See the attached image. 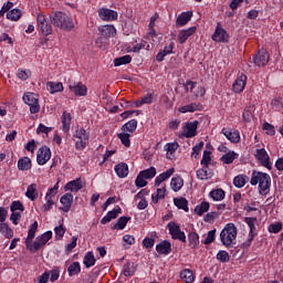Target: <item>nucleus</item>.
I'll use <instances>...</instances> for the list:
<instances>
[{
  "label": "nucleus",
  "mask_w": 283,
  "mask_h": 283,
  "mask_svg": "<svg viewBox=\"0 0 283 283\" xmlns=\"http://www.w3.org/2000/svg\"><path fill=\"white\" fill-rule=\"evenodd\" d=\"M189 247L196 249L200 244V237L196 232H190L188 235Z\"/></svg>",
  "instance_id": "c03bdc74"
},
{
  "label": "nucleus",
  "mask_w": 283,
  "mask_h": 283,
  "mask_svg": "<svg viewBox=\"0 0 283 283\" xmlns=\"http://www.w3.org/2000/svg\"><path fill=\"white\" fill-rule=\"evenodd\" d=\"M17 76L18 78H20V81H28V78L32 76V71L19 69L17 72Z\"/></svg>",
  "instance_id": "5fc2aeb1"
},
{
  "label": "nucleus",
  "mask_w": 283,
  "mask_h": 283,
  "mask_svg": "<svg viewBox=\"0 0 283 283\" xmlns=\"http://www.w3.org/2000/svg\"><path fill=\"white\" fill-rule=\"evenodd\" d=\"M198 120L186 123L184 126L182 136L185 138H193L198 133Z\"/></svg>",
  "instance_id": "f8f14e48"
},
{
  "label": "nucleus",
  "mask_w": 283,
  "mask_h": 283,
  "mask_svg": "<svg viewBox=\"0 0 283 283\" xmlns=\"http://www.w3.org/2000/svg\"><path fill=\"white\" fill-rule=\"evenodd\" d=\"M50 158H52V151L48 146H42L36 154L38 165H46Z\"/></svg>",
  "instance_id": "1a4fd4ad"
},
{
  "label": "nucleus",
  "mask_w": 283,
  "mask_h": 283,
  "mask_svg": "<svg viewBox=\"0 0 283 283\" xmlns=\"http://www.w3.org/2000/svg\"><path fill=\"white\" fill-rule=\"evenodd\" d=\"M39 229V222L34 221L28 231V237L24 241V244L31 253H36V251H41L45 244H48V241L52 238L53 233L52 231H46L40 235H36V230ZM35 238V240H34ZM32 240H34L32 242Z\"/></svg>",
  "instance_id": "f257e3e1"
},
{
  "label": "nucleus",
  "mask_w": 283,
  "mask_h": 283,
  "mask_svg": "<svg viewBox=\"0 0 283 283\" xmlns=\"http://www.w3.org/2000/svg\"><path fill=\"white\" fill-rule=\"evenodd\" d=\"M185 185V180L181 177H175L170 180V187L172 191H180Z\"/></svg>",
  "instance_id": "79ce46f5"
},
{
  "label": "nucleus",
  "mask_w": 283,
  "mask_h": 283,
  "mask_svg": "<svg viewBox=\"0 0 283 283\" xmlns=\"http://www.w3.org/2000/svg\"><path fill=\"white\" fill-rule=\"evenodd\" d=\"M55 240H61L65 235V228L59 226L54 228Z\"/></svg>",
  "instance_id": "338daca9"
},
{
  "label": "nucleus",
  "mask_w": 283,
  "mask_h": 283,
  "mask_svg": "<svg viewBox=\"0 0 283 283\" xmlns=\"http://www.w3.org/2000/svg\"><path fill=\"white\" fill-rule=\"evenodd\" d=\"M238 154L233 150L228 151L221 157V163H224V165H231L233 160L238 159Z\"/></svg>",
  "instance_id": "58836bf2"
},
{
  "label": "nucleus",
  "mask_w": 283,
  "mask_h": 283,
  "mask_svg": "<svg viewBox=\"0 0 283 283\" xmlns=\"http://www.w3.org/2000/svg\"><path fill=\"white\" fill-rule=\"evenodd\" d=\"M180 279L186 283H192L196 276L193 275V271L185 269L180 273Z\"/></svg>",
  "instance_id": "4c0bfd02"
},
{
  "label": "nucleus",
  "mask_w": 283,
  "mask_h": 283,
  "mask_svg": "<svg viewBox=\"0 0 283 283\" xmlns=\"http://www.w3.org/2000/svg\"><path fill=\"white\" fill-rule=\"evenodd\" d=\"M223 136L230 140V143H239L240 142V132L238 130H231L229 128H223L221 130Z\"/></svg>",
  "instance_id": "412c9836"
},
{
  "label": "nucleus",
  "mask_w": 283,
  "mask_h": 283,
  "mask_svg": "<svg viewBox=\"0 0 283 283\" xmlns=\"http://www.w3.org/2000/svg\"><path fill=\"white\" fill-rule=\"evenodd\" d=\"M233 92H235V94H240L242 92H244V87H247V75L245 74H241L237 77V80L233 83Z\"/></svg>",
  "instance_id": "dca6fc26"
},
{
  "label": "nucleus",
  "mask_w": 283,
  "mask_h": 283,
  "mask_svg": "<svg viewBox=\"0 0 283 283\" xmlns=\"http://www.w3.org/2000/svg\"><path fill=\"white\" fill-rule=\"evenodd\" d=\"M247 182H249V177L247 175H238L233 178V185L238 189H242Z\"/></svg>",
  "instance_id": "c9c22d12"
},
{
  "label": "nucleus",
  "mask_w": 283,
  "mask_h": 283,
  "mask_svg": "<svg viewBox=\"0 0 283 283\" xmlns=\"http://www.w3.org/2000/svg\"><path fill=\"white\" fill-rule=\"evenodd\" d=\"M178 147H180L178 143H168L164 146V149L166 150V158H168V160H174V156L176 151H178Z\"/></svg>",
  "instance_id": "4be33fe9"
},
{
  "label": "nucleus",
  "mask_w": 283,
  "mask_h": 283,
  "mask_svg": "<svg viewBox=\"0 0 283 283\" xmlns=\"http://www.w3.org/2000/svg\"><path fill=\"white\" fill-rule=\"evenodd\" d=\"M269 51L261 49L258 54L253 57V63L256 67H264L269 63Z\"/></svg>",
  "instance_id": "9d476101"
},
{
  "label": "nucleus",
  "mask_w": 283,
  "mask_h": 283,
  "mask_svg": "<svg viewBox=\"0 0 283 283\" xmlns=\"http://www.w3.org/2000/svg\"><path fill=\"white\" fill-rule=\"evenodd\" d=\"M255 158L258 161L261 163L263 167H266V169H271V161L269 158V154L266 153V149H256Z\"/></svg>",
  "instance_id": "2eb2a0df"
},
{
  "label": "nucleus",
  "mask_w": 283,
  "mask_h": 283,
  "mask_svg": "<svg viewBox=\"0 0 283 283\" xmlns=\"http://www.w3.org/2000/svg\"><path fill=\"white\" fill-rule=\"evenodd\" d=\"M138 127V122L136 119H130L122 126V132L126 134H134Z\"/></svg>",
  "instance_id": "2f4dec72"
},
{
  "label": "nucleus",
  "mask_w": 283,
  "mask_h": 283,
  "mask_svg": "<svg viewBox=\"0 0 283 283\" xmlns=\"http://www.w3.org/2000/svg\"><path fill=\"white\" fill-rule=\"evenodd\" d=\"M23 17V12L21 9H12L9 12H7V19L9 21H19Z\"/></svg>",
  "instance_id": "ea45409f"
},
{
  "label": "nucleus",
  "mask_w": 283,
  "mask_h": 283,
  "mask_svg": "<svg viewBox=\"0 0 283 283\" xmlns=\"http://www.w3.org/2000/svg\"><path fill=\"white\" fill-rule=\"evenodd\" d=\"M46 90L50 94H56L59 92H63V83L61 82H48Z\"/></svg>",
  "instance_id": "473e14b6"
},
{
  "label": "nucleus",
  "mask_w": 283,
  "mask_h": 283,
  "mask_svg": "<svg viewBox=\"0 0 283 283\" xmlns=\"http://www.w3.org/2000/svg\"><path fill=\"white\" fill-rule=\"evenodd\" d=\"M165 196H167V188L165 186L163 188H158L157 191L151 195L154 205H158V201L164 200Z\"/></svg>",
  "instance_id": "72a5a7b5"
},
{
  "label": "nucleus",
  "mask_w": 283,
  "mask_h": 283,
  "mask_svg": "<svg viewBox=\"0 0 283 283\" xmlns=\"http://www.w3.org/2000/svg\"><path fill=\"white\" fill-rule=\"evenodd\" d=\"M146 180H151V178L156 177V168L150 167L148 169L142 170L139 172Z\"/></svg>",
  "instance_id": "603ef678"
},
{
  "label": "nucleus",
  "mask_w": 283,
  "mask_h": 283,
  "mask_svg": "<svg viewBox=\"0 0 283 283\" xmlns=\"http://www.w3.org/2000/svg\"><path fill=\"white\" fill-rule=\"evenodd\" d=\"M73 93L76 95V96H87V86L83 83H76L74 86H73Z\"/></svg>",
  "instance_id": "e433bc0d"
},
{
  "label": "nucleus",
  "mask_w": 283,
  "mask_h": 283,
  "mask_svg": "<svg viewBox=\"0 0 283 283\" xmlns=\"http://www.w3.org/2000/svg\"><path fill=\"white\" fill-rule=\"evenodd\" d=\"M11 211L23 213L25 211V207H23V203L21 201H12L10 206Z\"/></svg>",
  "instance_id": "052dcab7"
},
{
  "label": "nucleus",
  "mask_w": 283,
  "mask_h": 283,
  "mask_svg": "<svg viewBox=\"0 0 283 283\" xmlns=\"http://www.w3.org/2000/svg\"><path fill=\"white\" fill-rule=\"evenodd\" d=\"M207 211H209V202L207 201L201 202L195 208V213H197V216H205Z\"/></svg>",
  "instance_id": "de8ad7c7"
},
{
  "label": "nucleus",
  "mask_w": 283,
  "mask_h": 283,
  "mask_svg": "<svg viewBox=\"0 0 283 283\" xmlns=\"http://www.w3.org/2000/svg\"><path fill=\"white\" fill-rule=\"evenodd\" d=\"M224 190L222 189H214L212 191H210V198H212V200L220 202V200H224Z\"/></svg>",
  "instance_id": "a18cd8bd"
},
{
  "label": "nucleus",
  "mask_w": 283,
  "mask_h": 283,
  "mask_svg": "<svg viewBox=\"0 0 283 283\" xmlns=\"http://www.w3.org/2000/svg\"><path fill=\"white\" fill-rule=\"evenodd\" d=\"M253 106H247L243 111L242 118L244 123H251V119L253 118Z\"/></svg>",
  "instance_id": "09e8293b"
},
{
  "label": "nucleus",
  "mask_w": 283,
  "mask_h": 283,
  "mask_svg": "<svg viewBox=\"0 0 283 283\" xmlns=\"http://www.w3.org/2000/svg\"><path fill=\"white\" fill-rule=\"evenodd\" d=\"M127 222H129V218H127V217H120V218L117 220V223L113 227V229L123 230V229H125V227H127Z\"/></svg>",
  "instance_id": "680f3d73"
},
{
  "label": "nucleus",
  "mask_w": 283,
  "mask_h": 283,
  "mask_svg": "<svg viewBox=\"0 0 283 283\" xmlns=\"http://www.w3.org/2000/svg\"><path fill=\"white\" fill-rule=\"evenodd\" d=\"M98 31L105 39H109V36H116V28L112 24L99 27Z\"/></svg>",
  "instance_id": "393cba45"
},
{
  "label": "nucleus",
  "mask_w": 283,
  "mask_h": 283,
  "mask_svg": "<svg viewBox=\"0 0 283 283\" xmlns=\"http://www.w3.org/2000/svg\"><path fill=\"white\" fill-rule=\"evenodd\" d=\"M84 265L86 266V269H90L91 266H94L96 264V259L94 258V253L88 252L85 256H84Z\"/></svg>",
  "instance_id": "3c124183"
},
{
  "label": "nucleus",
  "mask_w": 283,
  "mask_h": 283,
  "mask_svg": "<svg viewBox=\"0 0 283 283\" xmlns=\"http://www.w3.org/2000/svg\"><path fill=\"white\" fill-rule=\"evenodd\" d=\"M193 34H196V27H190L186 30H181L177 39L179 43L182 45V43H186L187 39H189V36H193Z\"/></svg>",
  "instance_id": "a211bd4d"
},
{
  "label": "nucleus",
  "mask_w": 283,
  "mask_h": 283,
  "mask_svg": "<svg viewBox=\"0 0 283 283\" xmlns=\"http://www.w3.org/2000/svg\"><path fill=\"white\" fill-rule=\"evenodd\" d=\"M45 203L42 206L41 211H43V213H48V211H50L53 207H54V199H48L46 197H44Z\"/></svg>",
  "instance_id": "e2e57ef3"
},
{
  "label": "nucleus",
  "mask_w": 283,
  "mask_h": 283,
  "mask_svg": "<svg viewBox=\"0 0 283 283\" xmlns=\"http://www.w3.org/2000/svg\"><path fill=\"white\" fill-rule=\"evenodd\" d=\"M245 222L250 229L249 239L244 242L245 247H251V242H253V238L258 235L255 232V222H258L256 218H245Z\"/></svg>",
  "instance_id": "9b49d317"
},
{
  "label": "nucleus",
  "mask_w": 283,
  "mask_h": 283,
  "mask_svg": "<svg viewBox=\"0 0 283 283\" xmlns=\"http://www.w3.org/2000/svg\"><path fill=\"white\" fill-rule=\"evenodd\" d=\"M115 172L117 174L118 178H127L129 176V166L125 163H120L115 166Z\"/></svg>",
  "instance_id": "cd10ccee"
},
{
  "label": "nucleus",
  "mask_w": 283,
  "mask_h": 283,
  "mask_svg": "<svg viewBox=\"0 0 283 283\" xmlns=\"http://www.w3.org/2000/svg\"><path fill=\"white\" fill-rule=\"evenodd\" d=\"M18 169L20 171H30L32 169V159L30 157H22L18 160Z\"/></svg>",
  "instance_id": "bb28decb"
},
{
  "label": "nucleus",
  "mask_w": 283,
  "mask_h": 283,
  "mask_svg": "<svg viewBox=\"0 0 283 283\" xmlns=\"http://www.w3.org/2000/svg\"><path fill=\"white\" fill-rule=\"evenodd\" d=\"M85 187V180L77 178L72 181V191H81Z\"/></svg>",
  "instance_id": "bf43d9fd"
},
{
  "label": "nucleus",
  "mask_w": 283,
  "mask_h": 283,
  "mask_svg": "<svg viewBox=\"0 0 283 283\" xmlns=\"http://www.w3.org/2000/svg\"><path fill=\"white\" fill-rule=\"evenodd\" d=\"M50 21L55 28L70 32L72 30V20L70 15L61 11H55L50 14Z\"/></svg>",
  "instance_id": "7ed1b4c3"
},
{
  "label": "nucleus",
  "mask_w": 283,
  "mask_h": 283,
  "mask_svg": "<svg viewBox=\"0 0 283 283\" xmlns=\"http://www.w3.org/2000/svg\"><path fill=\"white\" fill-rule=\"evenodd\" d=\"M167 229L172 238V240H180V242H187V235L180 230V226L174 221L167 224Z\"/></svg>",
  "instance_id": "0eeeda50"
},
{
  "label": "nucleus",
  "mask_w": 283,
  "mask_h": 283,
  "mask_svg": "<svg viewBox=\"0 0 283 283\" xmlns=\"http://www.w3.org/2000/svg\"><path fill=\"white\" fill-rule=\"evenodd\" d=\"M149 192L145 189H143L142 191H139L136 196H135V200H139L137 208L143 211L144 209H147V200H145V196H147Z\"/></svg>",
  "instance_id": "a878e982"
},
{
  "label": "nucleus",
  "mask_w": 283,
  "mask_h": 283,
  "mask_svg": "<svg viewBox=\"0 0 283 283\" xmlns=\"http://www.w3.org/2000/svg\"><path fill=\"white\" fill-rule=\"evenodd\" d=\"M156 251L159 255H169L171 253V243L169 241H161L156 245Z\"/></svg>",
  "instance_id": "b1692460"
},
{
  "label": "nucleus",
  "mask_w": 283,
  "mask_h": 283,
  "mask_svg": "<svg viewBox=\"0 0 283 283\" xmlns=\"http://www.w3.org/2000/svg\"><path fill=\"white\" fill-rule=\"evenodd\" d=\"M176 169L169 168L167 171L160 174L159 176L156 177L155 179V187H160L165 180H169L171 176H174Z\"/></svg>",
  "instance_id": "aec40b11"
},
{
  "label": "nucleus",
  "mask_w": 283,
  "mask_h": 283,
  "mask_svg": "<svg viewBox=\"0 0 283 283\" xmlns=\"http://www.w3.org/2000/svg\"><path fill=\"white\" fill-rule=\"evenodd\" d=\"M129 63H132V55H124L114 60L115 67H119V65H127Z\"/></svg>",
  "instance_id": "49530a36"
},
{
  "label": "nucleus",
  "mask_w": 283,
  "mask_h": 283,
  "mask_svg": "<svg viewBox=\"0 0 283 283\" xmlns=\"http://www.w3.org/2000/svg\"><path fill=\"white\" fill-rule=\"evenodd\" d=\"M197 178L199 180H209V178H213V171L206 167L200 168L197 170Z\"/></svg>",
  "instance_id": "f704fd0d"
},
{
  "label": "nucleus",
  "mask_w": 283,
  "mask_h": 283,
  "mask_svg": "<svg viewBox=\"0 0 283 283\" xmlns=\"http://www.w3.org/2000/svg\"><path fill=\"white\" fill-rule=\"evenodd\" d=\"M117 136L122 145H124V147H129L132 145V142L129 140V136H130L129 133L123 132V133H119Z\"/></svg>",
  "instance_id": "6e6d98bb"
},
{
  "label": "nucleus",
  "mask_w": 283,
  "mask_h": 283,
  "mask_svg": "<svg viewBox=\"0 0 283 283\" xmlns=\"http://www.w3.org/2000/svg\"><path fill=\"white\" fill-rule=\"evenodd\" d=\"M250 185L255 187L259 185V192L261 196H266L271 191V176L266 172L253 171Z\"/></svg>",
  "instance_id": "f03ea898"
},
{
  "label": "nucleus",
  "mask_w": 283,
  "mask_h": 283,
  "mask_svg": "<svg viewBox=\"0 0 283 283\" xmlns=\"http://www.w3.org/2000/svg\"><path fill=\"white\" fill-rule=\"evenodd\" d=\"M212 40H214L216 43H229V33H227V30L222 29V27L218 25L212 35Z\"/></svg>",
  "instance_id": "4468645a"
},
{
  "label": "nucleus",
  "mask_w": 283,
  "mask_h": 283,
  "mask_svg": "<svg viewBox=\"0 0 283 283\" xmlns=\"http://www.w3.org/2000/svg\"><path fill=\"white\" fill-rule=\"evenodd\" d=\"M175 202V207L182 209L184 211H189V201H187V199L185 198H175L174 199Z\"/></svg>",
  "instance_id": "37998d69"
},
{
  "label": "nucleus",
  "mask_w": 283,
  "mask_h": 283,
  "mask_svg": "<svg viewBox=\"0 0 283 283\" xmlns=\"http://www.w3.org/2000/svg\"><path fill=\"white\" fill-rule=\"evenodd\" d=\"M25 196L31 202H34L39 199V185L36 184H30L27 187Z\"/></svg>",
  "instance_id": "f3484780"
},
{
  "label": "nucleus",
  "mask_w": 283,
  "mask_h": 283,
  "mask_svg": "<svg viewBox=\"0 0 283 283\" xmlns=\"http://www.w3.org/2000/svg\"><path fill=\"white\" fill-rule=\"evenodd\" d=\"M59 193V181L53 186V188H49L44 198L49 200H54V197Z\"/></svg>",
  "instance_id": "13d9d810"
},
{
  "label": "nucleus",
  "mask_w": 283,
  "mask_h": 283,
  "mask_svg": "<svg viewBox=\"0 0 283 283\" xmlns=\"http://www.w3.org/2000/svg\"><path fill=\"white\" fill-rule=\"evenodd\" d=\"M191 17H193V13L191 11L182 12L178 15L176 25L177 28H182L184 25H187L189 21H191Z\"/></svg>",
  "instance_id": "5701e85b"
},
{
  "label": "nucleus",
  "mask_w": 283,
  "mask_h": 283,
  "mask_svg": "<svg viewBox=\"0 0 283 283\" xmlns=\"http://www.w3.org/2000/svg\"><path fill=\"white\" fill-rule=\"evenodd\" d=\"M22 98L25 105H29L31 114H39V112H41V105H39V95L32 92H27Z\"/></svg>",
  "instance_id": "39448f33"
},
{
  "label": "nucleus",
  "mask_w": 283,
  "mask_h": 283,
  "mask_svg": "<svg viewBox=\"0 0 283 283\" xmlns=\"http://www.w3.org/2000/svg\"><path fill=\"white\" fill-rule=\"evenodd\" d=\"M98 17L102 21H116L118 19V12L102 8L98 10Z\"/></svg>",
  "instance_id": "ddd939ff"
},
{
  "label": "nucleus",
  "mask_w": 283,
  "mask_h": 283,
  "mask_svg": "<svg viewBox=\"0 0 283 283\" xmlns=\"http://www.w3.org/2000/svg\"><path fill=\"white\" fill-rule=\"evenodd\" d=\"M74 140H75V148L78 149L80 151H83V149L87 147V140H90V135H87L85 129L80 128L75 132Z\"/></svg>",
  "instance_id": "423d86ee"
},
{
  "label": "nucleus",
  "mask_w": 283,
  "mask_h": 283,
  "mask_svg": "<svg viewBox=\"0 0 283 283\" xmlns=\"http://www.w3.org/2000/svg\"><path fill=\"white\" fill-rule=\"evenodd\" d=\"M36 23L39 30L44 34V36H50V34H52V25L48 24L45 14L39 13L36 17Z\"/></svg>",
  "instance_id": "6e6552de"
},
{
  "label": "nucleus",
  "mask_w": 283,
  "mask_h": 283,
  "mask_svg": "<svg viewBox=\"0 0 283 283\" xmlns=\"http://www.w3.org/2000/svg\"><path fill=\"white\" fill-rule=\"evenodd\" d=\"M123 273L125 277H130V275H134L136 273V266H134V263H126L124 265Z\"/></svg>",
  "instance_id": "864d4df0"
},
{
  "label": "nucleus",
  "mask_w": 283,
  "mask_h": 283,
  "mask_svg": "<svg viewBox=\"0 0 283 283\" xmlns=\"http://www.w3.org/2000/svg\"><path fill=\"white\" fill-rule=\"evenodd\" d=\"M237 238L238 228L233 223L226 224L220 232V241L222 242L223 247H231V244H235Z\"/></svg>",
  "instance_id": "20e7f679"
},
{
  "label": "nucleus",
  "mask_w": 283,
  "mask_h": 283,
  "mask_svg": "<svg viewBox=\"0 0 283 283\" xmlns=\"http://www.w3.org/2000/svg\"><path fill=\"white\" fill-rule=\"evenodd\" d=\"M201 109H202V104L191 103V104H187L185 106L179 107L178 112H180V114H187V113H193V112H201Z\"/></svg>",
  "instance_id": "6ab92c4d"
},
{
  "label": "nucleus",
  "mask_w": 283,
  "mask_h": 283,
  "mask_svg": "<svg viewBox=\"0 0 283 283\" xmlns=\"http://www.w3.org/2000/svg\"><path fill=\"white\" fill-rule=\"evenodd\" d=\"M143 48H145V44H143V43L136 44V45H134V46L128 45V46L126 48V52H127V53L135 52L136 54H138V52H140V51L143 50Z\"/></svg>",
  "instance_id": "69168bd1"
},
{
  "label": "nucleus",
  "mask_w": 283,
  "mask_h": 283,
  "mask_svg": "<svg viewBox=\"0 0 283 283\" xmlns=\"http://www.w3.org/2000/svg\"><path fill=\"white\" fill-rule=\"evenodd\" d=\"M217 260H219V262H229V260H231V258L229 256V252L221 250L217 253Z\"/></svg>",
  "instance_id": "0e129e2a"
},
{
  "label": "nucleus",
  "mask_w": 283,
  "mask_h": 283,
  "mask_svg": "<svg viewBox=\"0 0 283 283\" xmlns=\"http://www.w3.org/2000/svg\"><path fill=\"white\" fill-rule=\"evenodd\" d=\"M119 213H122L120 208L108 211L107 214L104 218H102L101 224H107L108 222H112V220H116Z\"/></svg>",
  "instance_id": "c85d7f7f"
},
{
  "label": "nucleus",
  "mask_w": 283,
  "mask_h": 283,
  "mask_svg": "<svg viewBox=\"0 0 283 283\" xmlns=\"http://www.w3.org/2000/svg\"><path fill=\"white\" fill-rule=\"evenodd\" d=\"M60 202L62 205V207L60 209H62V211H70V209H72V195L71 193H66L63 195L60 199Z\"/></svg>",
  "instance_id": "c756f323"
},
{
  "label": "nucleus",
  "mask_w": 283,
  "mask_h": 283,
  "mask_svg": "<svg viewBox=\"0 0 283 283\" xmlns=\"http://www.w3.org/2000/svg\"><path fill=\"white\" fill-rule=\"evenodd\" d=\"M72 126V114L64 112L62 115V130L67 134Z\"/></svg>",
  "instance_id": "7c9ffc66"
},
{
  "label": "nucleus",
  "mask_w": 283,
  "mask_h": 283,
  "mask_svg": "<svg viewBox=\"0 0 283 283\" xmlns=\"http://www.w3.org/2000/svg\"><path fill=\"white\" fill-rule=\"evenodd\" d=\"M270 233H280L282 231V223L276 222L269 226Z\"/></svg>",
  "instance_id": "774afa93"
},
{
  "label": "nucleus",
  "mask_w": 283,
  "mask_h": 283,
  "mask_svg": "<svg viewBox=\"0 0 283 283\" xmlns=\"http://www.w3.org/2000/svg\"><path fill=\"white\" fill-rule=\"evenodd\" d=\"M154 96L151 94H147L144 97H142L139 101L135 102V107H143V105H149L151 104Z\"/></svg>",
  "instance_id": "8fccbe9b"
},
{
  "label": "nucleus",
  "mask_w": 283,
  "mask_h": 283,
  "mask_svg": "<svg viewBox=\"0 0 283 283\" xmlns=\"http://www.w3.org/2000/svg\"><path fill=\"white\" fill-rule=\"evenodd\" d=\"M210 163H211V151L205 150L201 159V165L206 169H209Z\"/></svg>",
  "instance_id": "4d7b16f0"
},
{
  "label": "nucleus",
  "mask_w": 283,
  "mask_h": 283,
  "mask_svg": "<svg viewBox=\"0 0 283 283\" xmlns=\"http://www.w3.org/2000/svg\"><path fill=\"white\" fill-rule=\"evenodd\" d=\"M0 233L4 235V238H8V240L14 238V231L11 230L8 223H0Z\"/></svg>",
  "instance_id": "a19ab883"
}]
</instances>
